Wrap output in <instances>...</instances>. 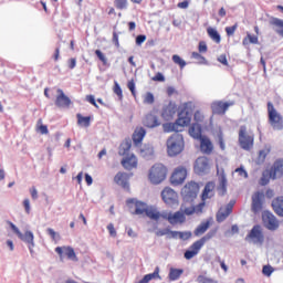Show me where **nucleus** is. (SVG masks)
<instances>
[{
  "label": "nucleus",
  "instance_id": "obj_19",
  "mask_svg": "<svg viewBox=\"0 0 283 283\" xmlns=\"http://www.w3.org/2000/svg\"><path fill=\"white\" fill-rule=\"evenodd\" d=\"M214 189L216 184L213 181L207 182L201 195V200L206 202L207 200L213 198V196H216Z\"/></svg>",
  "mask_w": 283,
  "mask_h": 283
},
{
  "label": "nucleus",
  "instance_id": "obj_15",
  "mask_svg": "<svg viewBox=\"0 0 283 283\" xmlns=\"http://www.w3.org/2000/svg\"><path fill=\"white\" fill-rule=\"evenodd\" d=\"M127 207L132 209V206H135V216H143V213H147V203L136 200V199H127Z\"/></svg>",
  "mask_w": 283,
  "mask_h": 283
},
{
  "label": "nucleus",
  "instance_id": "obj_31",
  "mask_svg": "<svg viewBox=\"0 0 283 283\" xmlns=\"http://www.w3.org/2000/svg\"><path fill=\"white\" fill-rule=\"evenodd\" d=\"M272 170V174L275 176V178H282L283 176V159H277L273 167L270 168Z\"/></svg>",
  "mask_w": 283,
  "mask_h": 283
},
{
  "label": "nucleus",
  "instance_id": "obj_22",
  "mask_svg": "<svg viewBox=\"0 0 283 283\" xmlns=\"http://www.w3.org/2000/svg\"><path fill=\"white\" fill-rule=\"evenodd\" d=\"M200 249H202L200 243L198 241L193 242L191 244L190 249L186 250V252L184 253L185 259L191 260V259L196 258V255H198V253H200Z\"/></svg>",
  "mask_w": 283,
  "mask_h": 283
},
{
  "label": "nucleus",
  "instance_id": "obj_8",
  "mask_svg": "<svg viewBox=\"0 0 283 283\" xmlns=\"http://www.w3.org/2000/svg\"><path fill=\"white\" fill-rule=\"evenodd\" d=\"M245 242H249L250 244H260L262 247L264 244V232L262 231V226H253L245 237Z\"/></svg>",
  "mask_w": 283,
  "mask_h": 283
},
{
  "label": "nucleus",
  "instance_id": "obj_21",
  "mask_svg": "<svg viewBox=\"0 0 283 283\" xmlns=\"http://www.w3.org/2000/svg\"><path fill=\"white\" fill-rule=\"evenodd\" d=\"M114 181L123 189H129V175L126 172H117Z\"/></svg>",
  "mask_w": 283,
  "mask_h": 283
},
{
  "label": "nucleus",
  "instance_id": "obj_4",
  "mask_svg": "<svg viewBox=\"0 0 283 283\" xmlns=\"http://www.w3.org/2000/svg\"><path fill=\"white\" fill-rule=\"evenodd\" d=\"M10 227L13 233H15V235H18V238L24 242V244H27L31 255L34 256V233L30 230L22 233V231L19 230V228L12 222H10Z\"/></svg>",
  "mask_w": 283,
  "mask_h": 283
},
{
  "label": "nucleus",
  "instance_id": "obj_10",
  "mask_svg": "<svg viewBox=\"0 0 283 283\" xmlns=\"http://www.w3.org/2000/svg\"><path fill=\"white\" fill-rule=\"evenodd\" d=\"M55 253L60 256L61 262H63L64 255L72 262H78V256H76V252L72 247H57L55 248Z\"/></svg>",
  "mask_w": 283,
  "mask_h": 283
},
{
  "label": "nucleus",
  "instance_id": "obj_28",
  "mask_svg": "<svg viewBox=\"0 0 283 283\" xmlns=\"http://www.w3.org/2000/svg\"><path fill=\"white\" fill-rule=\"evenodd\" d=\"M151 280H161L160 277V268L156 266L153 273L146 274L140 281L137 283H149Z\"/></svg>",
  "mask_w": 283,
  "mask_h": 283
},
{
  "label": "nucleus",
  "instance_id": "obj_38",
  "mask_svg": "<svg viewBox=\"0 0 283 283\" xmlns=\"http://www.w3.org/2000/svg\"><path fill=\"white\" fill-rule=\"evenodd\" d=\"M144 123L146 127H149V128L158 127L160 125V123L158 122V117L154 115L146 116V119Z\"/></svg>",
  "mask_w": 283,
  "mask_h": 283
},
{
  "label": "nucleus",
  "instance_id": "obj_29",
  "mask_svg": "<svg viewBox=\"0 0 283 283\" xmlns=\"http://www.w3.org/2000/svg\"><path fill=\"white\" fill-rule=\"evenodd\" d=\"M272 209L276 216L283 218V197H277L272 201Z\"/></svg>",
  "mask_w": 283,
  "mask_h": 283
},
{
  "label": "nucleus",
  "instance_id": "obj_61",
  "mask_svg": "<svg viewBox=\"0 0 283 283\" xmlns=\"http://www.w3.org/2000/svg\"><path fill=\"white\" fill-rule=\"evenodd\" d=\"M144 41H147V35L139 34L136 36V45H143Z\"/></svg>",
  "mask_w": 283,
  "mask_h": 283
},
{
  "label": "nucleus",
  "instance_id": "obj_25",
  "mask_svg": "<svg viewBox=\"0 0 283 283\" xmlns=\"http://www.w3.org/2000/svg\"><path fill=\"white\" fill-rule=\"evenodd\" d=\"M139 154L145 160H151L154 158V146L151 144L144 145L140 148Z\"/></svg>",
  "mask_w": 283,
  "mask_h": 283
},
{
  "label": "nucleus",
  "instance_id": "obj_55",
  "mask_svg": "<svg viewBox=\"0 0 283 283\" xmlns=\"http://www.w3.org/2000/svg\"><path fill=\"white\" fill-rule=\"evenodd\" d=\"M95 54H96L97 59H99L104 65H107V57L105 56V54H103V51L96 50Z\"/></svg>",
  "mask_w": 283,
  "mask_h": 283
},
{
  "label": "nucleus",
  "instance_id": "obj_11",
  "mask_svg": "<svg viewBox=\"0 0 283 283\" xmlns=\"http://www.w3.org/2000/svg\"><path fill=\"white\" fill-rule=\"evenodd\" d=\"M262 220L264 227L269 229V231H275L279 229L280 223L277 222V218L271 211H264L262 214Z\"/></svg>",
  "mask_w": 283,
  "mask_h": 283
},
{
  "label": "nucleus",
  "instance_id": "obj_20",
  "mask_svg": "<svg viewBox=\"0 0 283 283\" xmlns=\"http://www.w3.org/2000/svg\"><path fill=\"white\" fill-rule=\"evenodd\" d=\"M122 166L124 169H127V171H132V169H136L138 167V158L134 155H128L122 160Z\"/></svg>",
  "mask_w": 283,
  "mask_h": 283
},
{
  "label": "nucleus",
  "instance_id": "obj_47",
  "mask_svg": "<svg viewBox=\"0 0 283 283\" xmlns=\"http://www.w3.org/2000/svg\"><path fill=\"white\" fill-rule=\"evenodd\" d=\"M114 6L117 10H127V6H129V3L127 0H115Z\"/></svg>",
  "mask_w": 283,
  "mask_h": 283
},
{
  "label": "nucleus",
  "instance_id": "obj_33",
  "mask_svg": "<svg viewBox=\"0 0 283 283\" xmlns=\"http://www.w3.org/2000/svg\"><path fill=\"white\" fill-rule=\"evenodd\" d=\"M209 227H211V222L210 221H203L201 222L195 230V235L197 238H200V235H203V233H207V231L209 230Z\"/></svg>",
  "mask_w": 283,
  "mask_h": 283
},
{
  "label": "nucleus",
  "instance_id": "obj_44",
  "mask_svg": "<svg viewBox=\"0 0 283 283\" xmlns=\"http://www.w3.org/2000/svg\"><path fill=\"white\" fill-rule=\"evenodd\" d=\"M249 43H252L253 45H258L259 43L258 35H251V33H248L247 38L243 39V45H249Z\"/></svg>",
  "mask_w": 283,
  "mask_h": 283
},
{
  "label": "nucleus",
  "instance_id": "obj_35",
  "mask_svg": "<svg viewBox=\"0 0 283 283\" xmlns=\"http://www.w3.org/2000/svg\"><path fill=\"white\" fill-rule=\"evenodd\" d=\"M228 216H231V207H229V208H221L217 212V222H224V220H227Z\"/></svg>",
  "mask_w": 283,
  "mask_h": 283
},
{
  "label": "nucleus",
  "instance_id": "obj_46",
  "mask_svg": "<svg viewBox=\"0 0 283 283\" xmlns=\"http://www.w3.org/2000/svg\"><path fill=\"white\" fill-rule=\"evenodd\" d=\"M146 216L147 218H149L150 220H160V212L154 209H148L146 210Z\"/></svg>",
  "mask_w": 283,
  "mask_h": 283
},
{
  "label": "nucleus",
  "instance_id": "obj_39",
  "mask_svg": "<svg viewBox=\"0 0 283 283\" xmlns=\"http://www.w3.org/2000/svg\"><path fill=\"white\" fill-rule=\"evenodd\" d=\"M207 32H208V35L210 36V39L212 41H214V43H220V41H222V38L220 36V33L214 28L209 27L207 29Z\"/></svg>",
  "mask_w": 283,
  "mask_h": 283
},
{
  "label": "nucleus",
  "instance_id": "obj_16",
  "mask_svg": "<svg viewBox=\"0 0 283 283\" xmlns=\"http://www.w3.org/2000/svg\"><path fill=\"white\" fill-rule=\"evenodd\" d=\"M57 94L59 95L56 96V99H55L56 107L67 108L72 105V99H70L67 95H65L63 90L59 88Z\"/></svg>",
  "mask_w": 283,
  "mask_h": 283
},
{
  "label": "nucleus",
  "instance_id": "obj_52",
  "mask_svg": "<svg viewBox=\"0 0 283 283\" xmlns=\"http://www.w3.org/2000/svg\"><path fill=\"white\" fill-rule=\"evenodd\" d=\"M180 211H182L184 216H193V213H196V209H193V207L187 208L185 206H181Z\"/></svg>",
  "mask_w": 283,
  "mask_h": 283
},
{
  "label": "nucleus",
  "instance_id": "obj_6",
  "mask_svg": "<svg viewBox=\"0 0 283 283\" xmlns=\"http://www.w3.org/2000/svg\"><path fill=\"white\" fill-rule=\"evenodd\" d=\"M254 140H255V137L253 136V134L249 133L244 125L240 126L239 145L241 149H244V151H251V149H253Z\"/></svg>",
  "mask_w": 283,
  "mask_h": 283
},
{
  "label": "nucleus",
  "instance_id": "obj_48",
  "mask_svg": "<svg viewBox=\"0 0 283 283\" xmlns=\"http://www.w3.org/2000/svg\"><path fill=\"white\" fill-rule=\"evenodd\" d=\"M38 132H40V134L45 135L50 134V130L48 129V125H43V120L39 119L38 120Z\"/></svg>",
  "mask_w": 283,
  "mask_h": 283
},
{
  "label": "nucleus",
  "instance_id": "obj_53",
  "mask_svg": "<svg viewBox=\"0 0 283 283\" xmlns=\"http://www.w3.org/2000/svg\"><path fill=\"white\" fill-rule=\"evenodd\" d=\"M191 59H196V61H198L201 65L207 63V59H205V56H202L200 53L198 52H192L191 54Z\"/></svg>",
  "mask_w": 283,
  "mask_h": 283
},
{
  "label": "nucleus",
  "instance_id": "obj_12",
  "mask_svg": "<svg viewBox=\"0 0 283 283\" xmlns=\"http://www.w3.org/2000/svg\"><path fill=\"white\" fill-rule=\"evenodd\" d=\"M161 218L168 220L169 224H185V222H187V217H185V213L180 210L175 213L169 212L161 214Z\"/></svg>",
  "mask_w": 283,
  "mask_h": 283
},
{
  "label": "nucleus",
  "instance_id": "obj_3",
  "mask_svg": "<svg viewBox=\"0 0 283 283\" xmlns=\"http://www.w3.org/2000/svg\"><path fill=\"white\" fill-rule=\"evenodd\" d=\"M268 118L269 124L271 125L274 132H282L283 129V116L275 109L273 103H268Z\"/></svg>",
  "mask_w": 283,
  "mask_h": 283
},
{
  "label": "nucleus",
  "instance_id": "obj_40",
  "mask_svg": "<svg viewBox=\"0 0 283 283\" xmlns=\"http://www.w3.org/2000/svg\"><path fill=\"white\" fill-rule=\"evenodd\" d=\"M200 147L203 154H211L213 151V144L209 139H202Z\"/></svg>",
  "mask_w": 283,
  "mask_h": 283
},
{
  "label": "nucleus",
  "instance_id": "obj_58",
  "mask_svg": "<svg viewBox=\"0 0 283 283\" xmlns=\"http://www.w3.org/2000/svg\"><path fill=\"white\" fill-rule=\"evenodd\" d=\"M235 30H238V24H234L232 27H227L226 32L228 36H233L235 34Z\"/></svg>",
  "mask_w": 283,
  "mask_h": 283
},
{
  "label": "nucleus",
  "instance_id": "obj_17",
  "mask_svg": "<svg viewBox=\"0 0 283 283\" xmlns=\"http://www.w3.org/2000/svg\"><path fill=\"white\" fill-rule=\"evenodd\" d=\"M195 169L197 174H208L209 172V159L207 157H199L196 160Z\"/></svg>",
  "mask_w": 283,
  "mask_h": 283
},
{
  "label": "nucleus",
  "instance_id": "obj_2",
  "mask_svg": "<svg viewBox=\"0 0 283 283\" xmlns=\"http://www.w3.org/2000/svg\"><path fill=\"white\" fill-rule=\"evenodd\" d=\"M182 149H185V138L179 133H175L167 139V153L171 158L182 154Z\"/></svg>",
  "mask_w": 283,
  "mask_h": 283
},
{
  "label": "nucleus",
  "instance_id": "obj_62",
  "mask_svg": "<svg viewBox=\"0 0 283 283\" xmlns=\"http://www.w3.org/2000/svg\"><path fill=\"white\" fill-rule=\"evenodd\" d=\"M153 81H157L158 83H165V75L163 73H157L153 77Z\"/></svg>",
  "mask_w": 283,
  "mask_h": 283
},
{
  "label": "nucleus",
  "instance_id": "obj_37",
  "mask_svg": "<svg viewBox=\"0 0 283 283\" xmlns=\"http://www.w3.org/2000/svg\"><path fill=\"white\" fill-rule=\"evenodd\" d=\"M76 118H77V125H80L81 127H90L92 123V117L90 116L85 117L81 113L76 114Z\"/></svg>",
  "mask_w": 283,
  "mask_h": 283
},
{
  "label": "nucleus",
  "instance_id": "obj_1",
  "mask_svg": "<svg viewBox=\"0 0 283 283\" xmlns=\"http://www.w3.org/2000/svg\"><path fill=\"white\" fill-rule=\"evenodd\" d=\"M191 111L186 106L178 113V118L175 123H166L163 125L164 132L166 134H169L171 132H182L184 127H187V125H191Z\"/></svg>",
  "mask_w": 283,
  "mask_h": 283
},
{
  "label": "nucleus",
  "instance_id": "obj_43",
  "mask_svg": "<svg viewBox=\"0 0 283 283\" xmlns=\"http://www.w3.org/2000/svg\"><path fill=\"white\" fill-rule=\"evenodd\" d=\"M196 282H198V283H218V280L207 276L205 274H200L197 276Z\"/></svg>",
  "mask_w": 283,
  "mask_h": 283
},
{
  "label": "nucleus",
  "instance_id": "obj_23",
  "mask_svg": "<svg viewBox=\"0 0 283 283\" xmlns=\"http://www.w3.org/2000/svg\"><path fill=\"white\" fill-rule=\"evenodd\" d=\"M147 135V130L144 127L136 128L133 133V143L136 147L143 143V139Z\"/></svg>",
  "mask_w": 283,
  "mask_h": 283
},
{
  "label": "nucleus",
  "instance_id": "obj_36",
  "mask_svg": "<svg viewBox=\"0 0 283 283\" xmlns=\"http://www.w3.org/2000/svg\"><path fill=\"white\" fill-rule=\"evenodd\" d=\"M218 233L217 229L210 230L206 235H203L201 239L197 240L198 243H200L201 247H205L209 240L212 238H216V234Z\"/></svg>",
  "mask_w": 283,
  "mask_h": 283
},
{
  "label": "nucleus",
  "instance_id": "obj_34",
  "mask_svg": "<svg viewBox=\"0 0 283 283\" xmlns=\"http://www.w3.org/2000/svg\"><path fill=\"white\" fill-rule=\"evenodd\" d=\"M132 149V139H125L119 146V156H129Z\"/></svg>",
  "mask_w": 283,
  "mask_h": 283
},
{
  "label": "nucleus",
  "instance_id": "obj_41",
  "mask_svg": "<svg viewBox=\"0 0 283 283\" xmlns=\"http://www.w3.org/2000/svg\"><path fill=\"white\" fill-rule=\"evenodd\" d=\"M271 25H275L276 28H282V29H276L275 32L276 34H279L280 36H283V20L280 18H273L270 21Z\"/></svg>",
  "mask_w": 283,
  "mask_h": 283
},
{
  "label": "nucleus",
  "instance_id": "obj_13",
  "mask_svg": "<svg viewBox=\"0 0 283 283\" xmlns=\"http://www.w3.org/2000/svg\"><path fill=\"white\" fill-rule=\"evenodd\" d=\"M233 102H213L211 104L212 114H217L218 116H222V114L227 113V109H229L231 106H233Z\"/></svg>",
  "mask_w": 283,
  "mask_h": 283
},
{
  "label": "nucleus",
  "instance_id": "obj_59",
  "mask_svg": "<svg viewBox=\"0 0 283 283\" xmlns=\"http://www.w3.org/2000/svg\"><path fill=\"white\" fill-rule=\"evenodd\" d=\"M52 59L53 61H59V59H61V44H57V46L55 48Z\"/></svg>",
  "mask_w": 283,
  "mask_h": 283
},
{
  "label": "nucleus",
  "instance_id": "obj_30",
  "mask_svg": "<svg viewBox=\"0 0 283 283\" xmlns=\"http://www.w3.org/2000/svg\"><path fill=\"white\" fill-rule=\"evenodd\" d=\"M189 135L197 140L202 138V126L199 123H193L189 128Z\"/></svg>",
  "mask_w": 283,
  "mask_h": 283
},
{
  "label": "nucleus",
  "instance_id": "obj_27",
  "mask_svg": "<svg viewBox=\"0 0 283 283\" xmlns=\"http://www.w3.org/2000/svg\"><path fill=\"white\" fill-rule=\"evenodd\" d=\"M275 175L273 174V171L271 169H266L262 172V177L260 179V185L262 187H266V185H269V182H271V179L272 180H275Z\"/></svg>",
  "mask_w": 283,
  "mask_h": 283
},
{
  "label": "nucleus",
  "instance_id": "obj_45",
  "mask_svg": "<svg viewBox=\"0 0 283 283\" xmlns=\"http://www.w3.org/2000/svg\"><path fill=\"white\" fill-rule=\"evenodd\" d=\"M172 61L176 65H179L180 70H184L187 65V62L178 54L172 55Z\"/></svg>",
  "mask_w": 283,
  "mask_h": 283
},
{
  "label": "nucleus",
  "instance_id": "obj_54",
  "mask_svg": "<svg viewBox=\"0 0 283 283\" xmlns=\"http://www.w3.org/2000/svg\"><path fill=\"white\" fill-rule=\"evenodd\" d=\"M154 101H155V97L151 94V92L146 93L145 98H144V103L146 105H154Z\"/></svg>",
  "mask_w": 283,
  "mask_h": 283
},
{
  "label": "nucleus",
  "instance_id": "obj_51",
  "mask_svg": "<svg viewBox=\"0 0 283 283\" xmlns=\"http://www.w3.org/2000/svg\"><path fill=\"white\" fill-rule=\"evenodd\" d=\"M273 271H275V269H273V266H271L269 264L268 265H263L262 273L266 277H271V275H273Z\"/></svg>",
  "mask_w": 283,
  "mask_h": 283
},
{
  "label": "nucleus",
  "instance_id": "obj_56",
  "mask_svg": "<svg viewBox=\"0 0 283 283\" xmlns=\"http://www.w3.org/2000/svg\"><path fill=\"white\" fill-rule=\"evenodd\" d=\"M114 93L118 96L119 99L123 98V88H120L118 82H115Z\"/></svg>",
  "mask_w": 283,
  "mask_h": 283
},
{
  "label": "nucleus",
  "instance_id": "obj_64",
  "mask_svg": "<svg viewBox=\"0 0 283 283\" xmlns=\"http://www.w3.org/2000/svg\"><path fill=\"white\" fill-rule=\"evenodd\" d=\"M207 50H208L207 43L203 41L199 42V52L205 53V52H207Z\"/></svg>",
  "mask_w": 283,
  "mask_h": 283
},
{
  "label": "nucleus",
  "instance_id": "obj_5",
  "mask_svg": "<svg viewBox=\"0 0 283 283\" xmlns=\"http://www.w3.org/2000/svg\"><path fill=\"white\" fill-rule=\"evenodd\" d=\"M148 178L153 185H160L167 178V167L163 164H155L149 170Z\"/></svg>",
  "mask_w": 283,
  "mask_h": 283
},
{
  "label": "nucleus",
  "instance_id": "obj_14",
  "mask_svg": "<svg viewBox=\"0 0 283 283\" xmlns=\"http://www.w3.org/2000/svg\"><path fill=\"white\" fill-rule=\"evenodd\" d=\"M187 179V169L185 167H178L175 169L172 176L170 177L171 185H182Z\"/></svg>",
  "mask_w": 283,
  "mask_h": 283
},
{
  "label": "nucleus",
  "instance_id": "obj_9",
  "mask_svg": "<svg viewBox=\"0 0 283 283\" xmlns=\"http://www.w3.org/2000/svg\"><path fill=\"white\" fill-rule=\"evenodd\" d=\"M161 198L168 207H178V193L171 188L161 191Z\"/></svg>",
  "mask_w": 283,
  "mask_h": 283
},
{
  "label": "nucleus",
  "instance_id": "obj_32",
  "mask_svg": "<svg viewBox=\"0 0 283 283\" xmlns=\"http://www.w3.org/2000/svg\"><path fill=\"white\" fill-rule=\"evenodd\" d=\"M182 273H185V270L182 269L170 268L168 279L170 282H176L180 280Z\"/></svg>",
  "mask_w": 283,
  "mask_h": 283
},
{
  "label": "nucleus",
  "instance_id": "obj_7",
  "mask_svg": "<svg viewBox=\"0 0 283 283\" xmlns=\"http://www.w3.org/2000/svg\"><path fill=\"white\" fill-rule=\"evenodd\" d=\"M200 191V186L196 181L188 182L181 189V196L185 202H193L196 198H198V193Z\"/></svg>",
  "mask_w": 283,
  "mask_h": 283
},
{
  "label": "nucleus",
  "instance_id": "obj_49",
  "mask_svg": "<svg viewBox=\"0 0 283 283\" xmlns=\"http://www.w3.org/2000/svg\"><path fill=\"white\" fill-rule=\"evenodd\" d=\"M269 154H271V146H265L264 149L259 151L260 160H265L266 156H269Z\"/></svg>",
  "mask_w": 283,
  "mask_h": 283
},
{
  "label": "nucleus",
  "instance_id": "obj_50",
  "mask_svg": "<svg viewBox=\"0 0 283 283\" xmlns=\"http://www.w3.org/2000/svg\"><path fill=\"white\" fill-rule=\"evenodd\" d=\"M46 232L52 238V240H54V242H59V240H61V234H59V232L54 231V229L49 228L46 230Z\"/></svg>",
  "mask_w": 283,
  "mask_h": 283
},
{
  "label": "nucleus",
  "instance_id": "obj_26",
  "mask_svg": "<svg viewBox=\"0 0 283 283\" xmlns=\"http://www.w3.org/2000/svg\"><path fill=\"white\" fill-rule=\"evenodd\" d=\"M168 238H172V240H189L191 239V231H170V235Z\"/></svg>",
  "mask_w": 283,
  "mask_h": 283
},
{
  "label": "nucleus",
  "instance_id": "obj_63",
  "mask_svg": "<svg viewBox=\"0 0 283 283\" xmlns=\"http://www.w3.org/2000/svg\"><path fill=\"white\" fill-rule=\"evenodd\" d=\"M107 231H108L109 235H112V238H116V229L114 228L113 223H109L107 226Z\"/></svg>",
  "mask_w": 283,
  "mask_h": 283
},
{
  "label": "nucleus",
  "instance_id": "obj_60",
  "mask_svg": "<svg viewBox=\"0 0 283 283\" xmlns=\"http://www.w3.org/2000/svg\"><path fill=\"white\" fill-rule=\"evenodd\" d=\"M206 202L202 200L199 205L192 207L195 209V213H202V209H205Z\"/></svg>",
  "mask_w": 283,
  "mask_h": 283
},
{
  "label": "nucleus",
  "instance_id": "obj_24",
  "mask_svg": "<svg viewBox=\"0 0 283 283\" xmlns=\"http://www.w3.org/2000/svg\"><path fill=\"white\" fill-rule=\"evenodd\" d=\"M177 111L178 108L176 107V104L170 102L166 107L163 108L161 116L166 118V120H169L170 118H174Z\"/></svg>",
  "mask_w": 283,
  "mask_h": 283
},
{
  "label": "nucleus",
  "instance_id": "obj_18",
  "mask_svg": "<svg viewBox=\"0 0 283 283\" xmlns=\"http://www.w3.org/2000/svg\"><path fill=\"white\" fill-rule=\"evenodd\" d=\"M262 200H264V192L256 191L252 195V211L258 213L262 211Z\"/></svg>",
  "mask_w": 283,
  "mask_h": 283
},
{
  "label": "nucleus",
  "instance_id": "obj_42",
  "mask_svg": "<svg viewBox=\"0 0 283 283\" xmlns=\"http://www.w3.org/2000/svg\"><path fill=\"white\" fill-rule=\"evenodd\" d=\"M219 196L227 195V177L224 175L220 178V184L218 186Z\"/></svg>",
  "mask_w": 283,
  "mask_h": 283
},
{
  "label": "nucleus",
  "instance_id": "obj_57",
  "mask_svg": "<svg viewBox=\"0 0 283 283\" xmlns=\"http://www.w3.org/2000/svg\"><path fill=\"white\" fill-rule=\"evenodd\" d=\"M171 231L172 230H169V229H160L156 231V235L158 238H163V235H171Z\"/></svg>",
  "mask_w": 283,
  "mask_h": 283
}]
</instances>
